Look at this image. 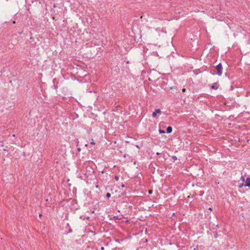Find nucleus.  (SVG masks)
I'll use <instances>...</instances> for the list:
<instances>
[{
  "instance_id": "f257e3e1",
  "label": "nucleus",
  "mask_w": 250,
  "mask_h": 250,
  "mask_svg": "<svg viewBox=\"0 0 250 250\" xmlns=\"http://www.w3.org/2000/svg\"><path fill=\"white\" fill-rule=\"evenodd\" d=\"M215 68L217 71V74L219 76H221L222 74V72H223V67H222V65L221 63H219L218 64H217L215 66Z\"/></svg>"
},
{
  "instance_id": "f03ea898",
  "label": "nucleus",
  "mask_w": 250,
  "mask_h": 250,
  "mask_svg": "<svg viewBox=\"0 0 250 250\" xmlns=\"http://www.w3.org/2000/svg\"><path fill=\"white\" fill-rule=\"evenodd\" d=\"M161 113V111L160 109H156L155 111H154L153 113H152V117L155 118L156 117V115H157V113Z\"/></svg>"
},
{
  "instance_id": "7ed1b4c3",
  "label": "nucleus",
  "mask_w": 250,
  "mask_h": 250,
  "mask_svg": "<svg viewBox=\"0 0 250 250\" xmlns=\"http://www.w3.org/2000/svg\"><path fill=\"white\" fill-rule=\"evenodd\" d=\"M219 86V84L217 83H215L212 84V86H211V88L212 89L216 90L218 88Z\"/></svg>"
},
{
  "instance_id": "20e7f679",
  "label": "nucleus",
  "mask_w": 250,
  "mask_h": 250,
  "mask_svg": "<svg viewBox=\"0 0 250 250\" xmlns=\"http://www.w3.org/2000/svg\"><path fill=\"white\" fill-rule=\"evenodd\" d=\"M244 186L250 188V178H247L245 181Z\"/></svg>"
},
{
  "instance_id": "39448f33",
  "label": "nucleus",
  "mask_w": 250,
  "mask_h": 250,
  "mask_svg": "<svg viewBox=\"0 0 250 250\" xmlns=\"http://www.w3.org/2000/svg\"><path fill=\"white\" fill-rule=\"evenodd\" d=\"M172 131V128L171 126H169L167 128V133H170Z\"/></svg>"
},
{
  "instance_id": "423d86ee",
  "label": "nucleus",
  "mask_w": 250,
  "mask_h": 250,
  "mask_svg": "<svg viewBox=\"0 0 250 250\" xmlns=\"http://www.w3.org/2000/svg\"><path fill=\"white\" fill-rule=\"evenodd\" d=\"M159 132L160 133H165L166 132L165 130L162 129H159Z\"/></svg>"
},
{
  "instance_id": "0eeeda50",
  "label": "nucleus",
  "mask_w": 250,
  "mask_h": 250,
  "mask_svg": "<svg viewBox=\"0 0 250 250\" xmlns=\"http://www.w3.org/2000/svg\"><path fill=\"white\" fill-rule=\"evenodd\" d=\"M190 249H192L193 250H198V246H197L196 248L191 247Z\"/></svg>"
},
{
  "instance_id": "6e6552de",
  "label": "nucleus",
  "mask_w": 250,
  "mask_h": 250,
  "mask_svg": "<svg viewBox=\"0 0 250 250\" xmlns=\"http://www.w3.org/2000/svg\"><path fill=\"white\" fill-rule=\"evenodd\" d=\"M106 196L107 197V198H110L111 197V194L109 192H107L106 194Z\"/></svg>"
},
{
  "instance_id": "1a4fd4ad",
  "label": "nucleus",
  "mask_w": 250,
  "mask_h": 250,
  "mask_svg": "<svg viewBox=\"0 0 250 250\" xmlns=\"http://www.w3.org/2000/svg\"><path fill=\"white\" fill-rule=\"evenodd\" d=\"M172 159L173 160V161H175L177 159V158L176 156H172Z\"/></svg>"
},
{
  "instance_id": "9d476101",
  "label": "nucleus",
  "mask_w": 250,
  "mask_h": 250,
  "mask_svg": "<svg viewBox=\"0 0 250 250\" xmlns=\"http://www.w3.org/2000/svg\"><path fill=\"white\" fill-rule=\"evenodd\" d=\"M114 179H115V180L118 181L119 178V177L118 176L116 175L114 177Z\"/></svg>"
},
{
  "instance_id": "9b49d317",
  "label": "nucleus",
  "mask_w": 250,
  "mask_h": 250,
  "mask_svg": "<svg viewBox=\"0 0 250 250\" xmlns=\"http://www.w3.org/2000/svg\"><path fill=\"white\" fill-rule=\"evenodd\" d=\"M244 186V185H243V184H241V185H240L239 186V188H242Z\"/></svg>"
},
{
  "instance_id": "f8f14e48",
  "label": "nucleus",
  "mask_w": 250,
  "mask_h": 250,
  "mask_svg": "<svg viewBox=\"0 0 250 250\" xmlns=\"http://www.w3.org/2000/svg\"><path fill=\"white\" fill-rule=\"evenodd\" d=\"M91 143V144H92V145H94V144H95V143H94V142L93 139H92V141L91 142V143Z\"/></svg>"
},
{
  "instance_id": "ddd939ff",
  "label": "nucleus",
  "mask_w": 250,
  "mask_h": 250,
  "mask_svg": "<svg viewBox=\"0 0 250 250\" xmlns=\"http://www.w3.org/2000/svg\"><path fill=\"white\" fill-rule=\"evenodd\" d=\"M71 232H72V229H69V231L68 232H66V233Z\"/></svg>"
},
{
  "instance_id": "4468645a",
  "label": "nucleus",
  "mask_w": 250,
  "mask_h": 250,
  "mask_svg": "<svg viewBox=\"0 0 250 250\" xmlns=\"http://www.w3.org/2000/svg\"><path fill=\"white\" fill-rule=\"evenodd\" d=\"M152 193V190H148V193L149 194H151Z\"/></svg>"
},
{
  "instance_id": "2eb2a0df",
  "label": "nucleus",
  "mask_w": 250,
  "mask_h": 250,
  "mask_svg": "<svg viewBox=\"0 0 250 250\" xmlns=\"http://www.w3.org/2000/svg\"><path fill=\"white\" fill-rule=\"evenodd\" d=\"M215 237L216 238L217 237V233L216 232H214Z\"/></svg>"
},
{
  "instance_id": "dca6fc26",
  "label": "nucleus",
  "mask_w": 250,
  "mask_h": 250,
  "mask_svg": "<svg viewBox=\"0 0 250 250\" xmlns=\"http://www.w3.org/2000/svg\"><path fill=\"white\" fill-rule=\"evenodd\" d=\"M121 187H122V188H124V187H125V185H124V184H123L121 185Z\"/></svg>"
},
{
  "instance_id": "f3484780",
  "label": "nucleus",
  "mask_w": 250,
  "mask_h": 250,
  "mask_svg": "<svg viewBox=\"0 0 250 250\" xmlns=\"http://www.w3.org/2000/svg\"><path fill=\"white\" fill-rule=\"evenodd\" d=\"M241 179L242 180H243V181L244 180V177L243 176H241Z\"/></svg>"
},
{
  "instance_id": "a211bd4d",
  "label": "nucleus",
  "mask_w": 250,
  "mask_h": 250,
  "mask_svg": "<svg viewBox=\"0 0 250 250\" xmlns=\"http://www.w3.org/2000/svg\"><path fill=\"white\" fill-rule=\"evenodd\" d=\"M208 209H209V210H212V208H208Z\"/></svg>"
},
{
  "instance_id": "6ab92c4d",
  "label": "nucleus",
  "mask_w": 250,
  "mask_h": 250,
  "mask_svg": "<svg viewBox=\"0 0 250 250\" xmlns=\"http://www.w3.org/2000/svg\"><path fill=\"white\" fill-rule=\"evenodd\" d=\"M186 91V89H183V92H185Z\"/></svg>"
},
{
  "instance_id": "aec40b11",
  "label": "nucleus",
  "mask_w": 250,
  "mask_h": 250,
  "mask_svg": "<svg viewBox=\"0 0 250 250\" xmlns=\"http://www.w3.org/2000/svg\"><path fill=\"white\" fill-rule=\"evenodd\" d=\"M12 22H13V24H15L16 23V21H13Z\"/></svg>"
},
{
  "instance_id": "412c9836",
  "label": "nucleus",
  "mask_w": 250,
  "mask_h": 250,
  "mask_svg": "<svg viewBox=\"0 0 250 250\" xmlns=\"http://www.w3.org/2000/svg\"><path fill=\"white\" fill-rule=\"evenodd\" d=\"M3 150H4V151H7V150L6 149V148H4V149H3Z\"/></svg>"
},
{
  "instance_id": "4be33fe9",
  "label": "nucleus",
  "mask_w": 250,
  "mask_h": 250,
  "mask_svg": "<svg viewBox=\"0 0 250 250\" xmlns=\"http://www.w3.org/2000/svg\"><path fill=\"white\" fill-rule=\"evenodd\" d=\"M160 154V153H159V152H157V153H156V154H157V155H159Z\"/></svg>"
},
{
  "instance_id": "5701e85b",
  "label": "nucleus",
  "mask_w": 250,
  "mask_h": 250,
  "mask_svg": "<svg viewBox=\"0 0 250 250\" xmlns=\"http://www.w3.org/2000/svg\"><path fill=\"white\" fill-rule=\"evenodd\" d=\"M96 188H99V186H98V185H97V186H96Z\"/></svg>"
},
{
  "instance_id": "b1692460",
  "label": "nucleus",
  "mask_w": 250,
  "mask_h": 250,
  "mask_svg": "<svg viewBox=\"0 0 250 250\" xmlns=\"http://www.w3.org/2000/svg\"><path fill=\"white\" fill-rule=\"evenodd\" d=\"M216 227H217V228H219L218 225H217L216 226Z\"/></svg>"
},
{
  "instance_id": "393cba45",
  "label": "nucleus",
  "mask_w": 250,
  "mask_h": 250,
  "mask_svg": "<svg viewBox=\"0 0 250 250\" xmlns=\"http://www.w3.org/2000/svg\"><path fill=\"white\" fill-rule=\"evenodd\" d=\"M79 151H80V150H81L80 148H79Z\"/></svg>"
}]
</instances>
